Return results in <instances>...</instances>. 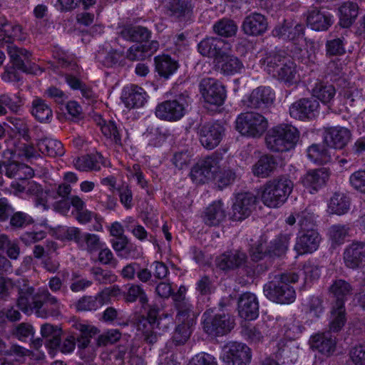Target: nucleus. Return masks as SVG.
<instances>
[{
  "mask_svg": "<svg viewBox=\"0 0 365 365\" xmlns=\"http://www.w3.org/2000/svg\"><path fill=\"white\" fill-rule=\"evenodd\" d=\"M298 279L299 275L294 272L277 274L264 285V295L279 304H291L296 299V292L289 283H295Z\"/></svg>",
  "mask_w": 365,
  "mask_h": 365,
  "instance_id": "1",
  "label": "nucleus"
},
{
  "mask_svg": "<svg viewBox=\"0 0 365 365\" xmlns=\"http://www.w3.org/2000/svg\"><path fill=\"white\" fill-rule=\"evenodd\" d=\"M299 131L290 124H279L268 131L265 138L267 148L274 153L294 149L299 139Z\"/></svg>",
  "mask_w": 365,
  "mask_h": 365,
  "instance_id": "2",
  "label": "nucleus"
},
{
  "mask_svg": "<svg viewBox=\"0 0 365 365\" xmlns=\"http://www.w3.org/2000/svg\"><path fill=\"white\" fill-rule=\"evenodd\" d=\"M293 182L287 175H279L265 182L261 199L264 205L271 208L282 206L292 192Z\"/></svg>",
  "mask_w": 365,
  "mask_h": 365,
  "instance_id": "3",
  "label": "nucleus"
},
{
  "mask_svg": "<svg viewBox=\"0 0 365 365\" xmlns=\"http://www.w3.org/2000/svg\"><path fill=\"white\" fill-rule=\"evenodd\" d=\"M268 122L261 114L247 112L238 115L235 120V128L242 135L259 137L267 130Z\"/></svg>",
  "mask_w": 365,
  "mask_h": 365,
  "instance_id": "4",
  "label": "nucleus"
},
{
  "mask_svg": "<svg viewBox=\"0 0 365 365\" xmlns=\"http://www.w3.org/2000/svg\"><path fill=\"white\" fill-rule=\"evenodd\" d=\"M204 331L209 335L223 336L235 327V319L228 314H212V310L207 309L202 314Z\"/></svg>",
  "mask_w": 365,
  "mask_h": 365,
  "instance_id": "5",
  "label": "nucleus"
},
{
  "mask_svg": "<svg viewBox=\"0 0 365 365\" xmlns=\"http://www.w3.org/2000/svg\"><path fill=\"white\" fill-rule=\"evenodd\" d=\"M222 165H223L222 154L215 153L198 162L192 168L190 178L193 182L203 184L212 178Z\"/></svg>",
  "mask_w": 365,
  "mask_h": 365,
  "instance_id": "6",
  "label": "nucleus"
},
{
  "mask_svg": "<svg viewBox=\"0 0 365 365\" xmlns=\"http://www.w3.org/2000/svg\"><path fill=\"white\" fill-rule=\"evenodd\" d=\"M200 91L207 109L211 106H221L226 98L224 86L217 80L210 78H202L199 85Z\"/></svg>",
  "mask_w": 365,
  "mask_h": 365,
  "instance_id": "7",
  "label": "nucleus"
},
{
  "mask_svg": "<svg viewBox=\"0 0 365 365\" xmlns=\"http://www.w3.org/2000/svg\"><path fill=\"white\" fill-rule=\"evenodd\" d=\"M18 298L16 304L18 307L25 314H31L35 313L37 315V310L39 309L40 292H35V289L30 286L26 280L18 281Z\"/></svg>",
  "mask_w": 365,
  "mask_h": 365,
  "instance_id": "8",
  "label": "nucleus"
},
{
  "mask_svg": "<svg viewBox=\"0 0 365 365\" xmlns=\"http://www.w3.org/2000/svg\"><path fill=\"white\" fill-rule=\"evenodd\" d=\"M73 327L79 331V334H76V336L72 335L67 337L62 344H60L59 348L62 353H71L75 349L76 341L78 343L79 349L86 348L91 341V338L97 334V329L88 325L81 323H75Z\"/></svg>",
  "mask_w": 365,
  "mask_h": 365,
  "instance_id": "9",
  "label": "nucleus"
},
{
  "mask_svg": "<svg viewBox=\"0 0 365 365\" xmlns=\"http://www.w3.org/2000/svg\"><path fill=\"white\" fill-rule=\"evenodd\" d=\"M201 145L208 150L216 148L222 140L225 129L217 122L200 124L196 128Z\"/></svg>",
  "mask_w": 365,
  "mask_h": 365,
  "instance_id": "10",
  "label": "nucleus"
},
{
  "mask_svg": "<svg viewBox=\"0 0 365 365\" xmlns=\"http://www.w3.org/2000/svg\"><path fill=\"white\" fill-rule=\"evenodd\" d=\"M200 53L207 58H213L217 63L232 51L231 44L217 37H207L202 40L197 46Z\"/></svg>",
  "mask_w": 365,
  "mask_h": 365,
  "instance_id": "11",
  "label": "nucleus"
},
{
  "mask_svg": "<svg viewBox=\"0 0 365 365\" xmlns=\"http://www.w3.org/2000/svg\"><path fill=\"white\" fill-rule=\"evenodd\" d=\"M143 308L148 309L147 316H141L138 318L137 327L143 332L145 341L148 344H153L157 342L160 334V332L152 330V327L155 326V322L159 318V308L157 305H150L148 303Z\"/></svg>",
  "mask_w": 365,
  "mask_h": 365,
  "instance_id": "12",
  "label": "nucleus"
},
{
  "mask_svg": "<svg viewBox=\"0 0 365 365\" xmlns=\"http://www.w3.org/2000/svg\"><path fill=\"white\" fill-rule=\"evenodd\" d=\"M251 359V349L245 344L232 341L224 347L222 359L227 365H248Z\"/></svg>",
  "mask_w": 365,
  "mask_h": 365,
  "instance_id": "13",
  "label": "nucleus"
},
{
  "mask_svg": "<svg viewBox=\"0 0 365 365\" xmlns=\"http://www.w3.org/2000/svg\"><path fill=\"white\" fill-rule=\"evenodd\" d=\"M7 52L13 66L28 74H36L39 67L31 62V53L25 48L7 46Z\"/></svg>",
  "mask_w": 365,
  "mask_h": 365,
  "instance_id": "14",
  "label": "nucleus"
},
{
  "mask_svg": "<svg viewBox=\"0 0 365 365\" xmlns=\"http://www.w3.org/2000/svg\"><path fill=\"white\" fill-rule=\"evenodd\" d=\"M256 196L251 192L238 193L232 207L230 218L233 221H242L247 218L255 208Z\"/></svg>",
  "mask_w": 365,
  "mask_h": 365,
  "instance_id": "15",
  "label": "nucleus"
},
{
  "mask_svg": "<svg viewBox=\"0 0 365 365\" xmlns=\"http://www.w3.org/2000/svg\"><path fill=\"white\" fill-rule=\"evenodd\" d=\"M319 103L314 98H302L292 103L289 107L290 116L304 120L313 119L319 115Z\"/></svg>",
  "mask_w": 365,
  "mask_h": 365,
  "instance_id": "16",
  "label": "nucleus"
},
{
  "mask_svg": "<svg viewBox=\"0 0 365 365\" xmlns=\"http://www.w3.org/2000/svg\"><path fill=\"white\" fill-rule=\"evenodd\" d=\"M274 93L269 86H259L251 92L245 101L246 106L251 109L264 110L272 105Z\"/></svg>",
  "mask_w": 365,
  "mask_h": 365,
  "instance_id": "17",
  "label": "nucleus"
},
{
  "mask_svg": "<svg viewBox=\"0 0 365 365\" xmlns=\"http://www.w3.org/2000/svg\"><path fill=\"white\" fill-rule=\"evenodd\" d=\"M155 113L161 120L177 121L184 116L185 106L176 99L165 101L156 106Z\"/></svg>",
  "mask_w": 365,
  "mask_h": 365,
  "instance_id": "18",
  "label": "nucleus"
},
{
  "mask_svg": "<svg viewBox=\"0 0 365 365\" xmlns=\"http://www.w3.org/2000/svg\"><path fill=\"white\" fill-rule=\"evenodd\" d=\"M351 133L342 126H331L324 129V140L326 145L335 149H342L349 142Z\"/></svg>",
  "mask_w": 365,
  "mask_h": 365,
  "instance_id": "19",
  "label": "nucleus"
},
{
  "mask_svg": "<svg viewBox=\"0 0 365 365\" xmlns=\"http://www.w3.org/2000/svg\"><path fill=\"white\" fill-rule=\"evenodd\" d=\"M343 259L346 267L361 268L365 265V242L354 241L346 247Z\"/></svg>",
  "mask_w": 365,
  "mask_h": 365,
  "instance_id": "20",
  "label": "nucleus"
},
{
  "mask_svg": "<svg viewBox=\"0 0 365 365\" xmlns=\"http://www.w3.org/2000/svg\"><path fill=\"white\" fill-rule=\"evenodd\" d=\"M166 14L179 21H187L192 16V5L190 0H163Z\"/></svg>",
  "mask_w": 365,
  "mask_h": 365,
  "instance_id": "21",
  "label": "nucleus"
},
{
  "mask_svg": "<svg viewBox=\"0 0 365 365\" xmlns=\"http://www.w3.org/2000/svg\"><path fill=\"white\" fill-rule=\"evenodd\" d=\"M310 347L323 355L329 357L336 350V337L330 331L318 333L312 336L309 340Z\"/></svg>",
  "mask_w": 365,
  "mask_h": 365,
  "instance_id": "22",
  "label": "nucleus"
},
{
  "mask_svg": "<svg viewBox=\"0 0 365 365\" xmlns=\"http://www.w3.org/2000/svg\"><path fill=\"white\" fill-rule=\"evenodd\" d=\"M321 240L319 233L314 228L301 230L297 238L295 249L301 254L312 253L318 249Z\"/></svg>",
  "mask_w": 365,
  "mask_h": 365,
  "instance_id": "23",
  "label": "nucleus"
},
{
  "mask_svg": "<svg viewBox=\"0 0 365 365\" xmlns=\"http://www.w3.org/2000/svg\"><path fill=\"white\" fill-rule=\"evenodd\" d=\"M237 310L242 318L255 319L259 315V302L255 294L251 292L242 294L238 299Z\"/></svg>",
  "mask_w": 365,
  "mask_h": 365,
  "instance_id": "24",
  "label": "nucleus"
},
{
  "mask_svg": "<svg viewBox=\"0 0 365 365\" xmlns=\"http://www.w3.org/2000/svg\"><path fill=\"white\" fill-rule=\"evenodd\" d=\"M247 255L240 250L225 252L216 258L217 267L224 271L235 269L244 265L247 262Z\"/></svg>",
  "mask_w": 365,
  "mask_h": 365,
  "instance_id": "25",
  "label": "nucleus"
},
{
  "mask_svg": "<svg viewBox=\"0 0 365 365\" xmlns=\"http://www.w3.org/2000/svg\"><path fill=\"white\" fill-rule=\"evenodd\" d=\"M267 26L268 23L264 15L252 13L245 18L242 29L246 35L259 36L267 31Z\"/></svg>",
  "mask_w": 365,
  "mask_h": 365,
  "instance_id": "26",
  "label": "nucleus"
},
{
  "mask_svg": "<svg viewBox=\"0 0 365 365\" xmlns=\"http://www.w3.org/2000/svg\"><path fill=\"white\" fill-rule=\"evenodd\" d=\"M147 95L144 89L136 85L125 87L121 98L128 108H140L146 102Z\"/></svg>",
  "mask_w": 365,
  "mask_h": 365,
  "instance_id": "27",
  "label": "nucleus"
},
{
  "mask_svg": "<svg viewBox=\"0 0 365 365\" xmlns=\"http://www.w3.org/2000/svg\"><path fill=\"white\" fill-rule=\"evenodd\" d=\"M25 38L26 35L23 32L22 26L9 23L5 18V22L0 26V46H9L14 41H23Z\"/></svg>",
  "mask_w": 365,
  "mask_h": 365,
  "instance_id": "28",
  "label": "nucleus"
},
{
  "mask_svg": "<svg viewBox=\"0 0 365 365\" xmlns=\"http://www.w3.org/2000/svg\"><path fill=\"white\" fill-rule=\"evenodd\" d=\"M331 19L332 16L329 12L314 8L308 12L307 21L312 29L324 31L332 24Z\"/></svg>",
  "mask_w": 365,
  "mask_h": 365,
  "instance_id": "29",
  "label": "nucleus"
},
{
  "mask_svg": "<svg viewBox=\"0 0 365 365\" xmlns=\"http://www.w3.org/2000/svg\"><path fill=\"white\" fill-rule=\"evenodd\" d=\"M41 304L37 310V317L46 318L48 316H57L59 314V302L57 298L48 291L40 292Z\"/></svg>",
  "mask_w": 365,
  "mask_h": 365,
  "instance_id": "30",
  "label": "nucleus"
},
{
  "mask_svg": "<svg viewBox=\"0 0 365 365\" xmlns=\"http://www.w3.org/2000/svg\"><path fill=\"white\" fill-rule=\"evenodd\" d=\"M278 163L275 157L266 154L262 155L252 166L255 176L266 178L272 175L277 168Z\"/></svg>",
  "mask_w": 365,
  "mask_h": 365,
  "instance_id": "31",
  "label": "nucleus"
},
{
  "mask_svg": "<svg viewBox=\"0 0 365 365\" xmlns=\"http://www.w3.org/2000/svg\"><path fill=\"white\" fill-rule=\"evenodd\" d=\"M297 347L293 341L286 339H280L277 345L275 356L282 364H293L297 359Z\"/></svg>",
  "mask_w": 365,
  "mask_h": 365,
  "instance_id": "32",
  "label": "nucleus"
},
{
  "mask_svg": "<svg viewBox=\"0 0 365 365\" xmlns=\"http://www.w3.org/2000/svg\"><path fill=\"white\" fill-rule=\"evenodd\" d=\"M97 125L100 127L103 135L110 140L115 145L118 146L123 145V130L120 125L113 120H105L98 118Z\"/></svg>",
  "mask_w": 365,
  "mask_h": 365,
  "instance_id": "33",
  "label": "nucleus"
},
{
  "mask_svg": "<svg viewBox=\"0 0 365 365\" xmlns=\"http://www.w3.org/2000/svg\"><path fill=\"white\" fill-rule=\"evenodd\" d=\"M329 177V173L326 168L312 170L304 175L302 182L309 188L317 191L325 185Z\"/></svg>",
  "mask_w": 365,
  "mask_h": 365,
  "instance_id": "34",
  "label": "nucleus"
},
{
  "mask_svg": "<svg viewBox=\"0 0 365 365\" xmlns=\"http://www.w3.org/2000/svg\"><path fill=\"white\" fill-rule=\"evenodd\" d=\"M119 35L127 41L143 43L149 41L151 32L144 26H125L121 29Z\"/></svg>",
  "mask_w": 365,
  "mask_h": 365,
  "instance_id": "35",
  "label": "nucleus"
},
{
  "mask_svg": "<svg viewBox=\"0 0 365 365\" xmlns=\"http://www.w3.org/2000/svg\"><path fill=\"white\" fill-rule=\"evenodd\" d=\"M159 43L152 41L148 43L133 45L127 51L126 57L130 61H142L150 56L158 50Z\"/></svg>",
  "mask_w": 365,
  "mask_h": 365,
  "instance_id": "36",
  "label": "nucleus"
},
{
  "mask_svg": "<svg viewBox=\"0 0 365 365\" xmlns=\"http://www.w3.org/2000/svg\"><path fill=\"white\" fill-rule=\"evenodd\" d=\"M225 210L222 201L214 202L205 210L202 219L208 226H217L225 218Z\"/></svg>",
  "mask_w": 365,
  "mask_h": 365,
  "instance_id": "37",
  "label": "nucleus"
},
{
  "mask_svg": "<svg viewBox=\"0 0 365 365\" xmlns=\"http://www.w3.org/2000/svg\"><path fill=\"white\" fill-rule=\"evenodd\" d=\"M103 158L102 155L98 153L85 155L75 159L73 165L81 171L99 170Z\"/></svg>",
  "mask_w": 365,
  "mask_h": 365,
  "instance_id": "38",
  "label": "nucleus"
},
{
  "mask_svg": "<svg viewBox=\"0 0 365 365\" xmlns=\"http://www.w3.org/2000/svg\"><path fill=\"white\" fill-rule=\"evenodd\" d=\"M31 114L40 123H49L53 118V111L45 100L35 97L31 103Z\"/></svg>",
  "mask_w": 365,
  "mask_h": 365,
  "instance_id": "39",
  "label": "nucleus"
},
{
  "mask_svg": "<svg viewBox=\"0 0 365 365\" xmlns=\"http://www.w3.org/2000/svg\"><path fill=\"white\" fill-rule=\"evenodd\" d=\"M352 287L344 279H336L329 287L330 292L336 298L335 306L344 307V302L352 294Z\"/></svg>",
  "mask_w": 365,
  "mask_h": 365,
  "instance_id": "40",
  "label": "nucleus"
},
{
  "mask_svg": "<svg viewBox=\"0 0 365 365\" xmlns=\"http://www.w3.org/2000/svg\"><path fill=\"white\" fill-rule=\"evenodd\" d=\"M339 24L344 28H349L358 16L359 6L356 3L347 1L339 7Z\"/></svg>",
  "mask_w": 365,
  "mask_h": 365,
  "instance_id": "41",
  "label": "nucleus"
},
{
  "mask_svg": "<svg viewBox=\"0 0 365 365\" xmlns=\"http://www.w3.org/2000/svg\"><path fill=\"white\" fill-rule=\"evenodd\" d=\"M216 66L221 72L225 75H234L241 72L244 66L242 61L236 56L227 52V56L216 63Z\"/></svg>",
  "mask_w": 365,
  "mask_h": 365,
  "instance_id": "42",
  "label": "nucleus"
},
{
  "mask_svg": "<svg viewBox=\"0 0 365 365\" xmlns=\"http://www.w3.org/2000/svg\"><path fill=\"white\" fill-rule=\"evenodd\" d=\"M61 332V329L51 324L46 323L41 327V334L46 339V346L53 350L60 346Z\"/></svg>",
  "mask_w": 365,
  "mask_h": 365,
  "instance_id": "43",
  "label": "nucleus"
},
{
  "mask_svg": "<svg viewBox=\"0 0 365 365\" xmlns=\"http://www.w3.org/2000/svg\"><path fill=\"white\" fill-rule=\"evenodd\" d=\"M37 147L41 153L53 158L61 156L64 153L62 143L57 140L48 138L39 140Z\"/></svg>",
  "mask_w": 365,
  "mask_h": 365,
  "instance_id": "44",
  "label": "nucleus"
},
{
  "mask_svg": "<svg viewBox=\"0 0 365 365\" xmlns=\"http://www.w3.org/2000/svg\"><path fill=\"white\" fill-rule=\"evenodd\" d=\"M155 63L157 72L165 78H168L178 68V62L169 56H157Z\"/></svg>",
  "mask_w": 365,
  "mask_h": 365,
  "instance_id": "45",
  "label": "nucleus"
},
{
  "mask_svg": "<svg viewBox=\"0 0 365 365\" xmlns=\"http://www.w3.org/2000/svg\"><path fill=\"white\" fill-rule=\"evenodd\" d=\"M350 200L345 194L335 192L330 198L328 208L331 213L341 215L348 212Z\"/></svg>",
  "mask_w": 365,
  "mask_h": 365,
  "instance_id": "46",
  "label": "nucleus"
},
{
  "mask_svg": "<svg viewBox=\"0 0 365 365\" xmlns=\"http://www.w3.org/2000/svg\"><path fill=\"white\" fill-rule=\"evenodd\" d=\"M308 158L315 163L326 164L331 160V155L324 145L313 144L307 149Z\"/></svg>",
  "mask_w": 365,
  "mask_h": 365,
  "instance_id": "47",
  "label": "nucleus"
},
{
  "mask_svg": "<svg viewBox=\"0 0 365 365\" xmlns=\"http://www.w3.org/2000/svg\"><path fill=\"white\" fill-rule=\"evenodd\" d=\"M290 56L285 55L284 52H272L269 53L264 59V64L266 66L267 71L269 74H276L277 70L280 68L285 60H289Z\"/></svg>",
  "mask_w": 365,
  "mask_h": 365,
  "instance_id": "48",
  "label": "nucleus"
},
{
  "mask_svg": "<svg viewBox=\"0 0 365 365\" xmlns=\"http://www.w3.org/2000/svg\"><path fill=\"white\" fill-rule=\"evenodd\" d=\"M213 31L218 36L230 38L235 36L237 26L235 21L230 19H222L217 21L212 26Z\"/></svg>",
  "mask_w": 365,
  "mask_h": 365,
  "instance_id": "49",
  "label": "nucleus"
},
{
  "mask_svg": "<svg viewBox=\"0 0 365 365\" xmlns=\"http://www.w3.org/2000/svg\"><path fill=\"white\" fill-rule=\"evenodd\" d=\"M177 309L176 319L180 324L192 327L195 324L196 314L192 310V306L189 302L180 304L175 307Z\"/></svg>",
  "mask_w": 365,
  "mask_h": 365,
  "instance_id": "50",
  "label": "nucleus"
},
{
  "mask_svg": "<svg viewBox=\"0 0 365 365\" xmlns=\"http://www.w3.org/2000/svg\"><path fill=\"white\" fill-rule=\"evenodd\" d=\"M290 236L289 235H281L271 242L268 248V255L269 257H279L284 255L289 243Z\"/></svg>",
  "mask_w": 365,
  "mask_h": 365,
  "instance_id": "51",
  "label": "nucleus"
},
{
  "mask_svg": "<svg viewBox=\"0 0 365 365\" xmlns=\"http://www.w3.org/2000/svg\"><path fill=\"white\" fill-rule=\"evenodd\" d=\"M314 97L324 103H329L335 95V88L332 85L318 83L312 89Z\"/></svg>",
  "mask_w": 365,
  "mask_h": 365,
  "instance_id": "52",
  "label": "nucleus"
},
{
  "mask_svg": "<svg viewBox=\"0 0 365 365\" xmlns=\"http://www.w3.org/2000/svg\"><path fill=\"white\" fill-rule=\"evenodd\" d=\"M123 298L127 302H134L137 299L144 307L148 302V297L140 285L132 284L127 292L123 293Z\"/></svg>",
  "mask_w": 365,
  "mask_h": 365,
  "instance_id": "53",
  "label": "nucleus"
},
{
  "mask_svg": "<svg viewBox=\"0 0 365 365\" xmlns=\"http://www.w3.org/2000/svg\"><path fill=\"white\" fill-rule=\"evenodd\" d=\"M331 319L328 331L331 334L339 331L346 322L344 307L335 306L331 312Z\"/></svg>",
  "mask_w": 365,
  "mask_h": 365,
  "instance_id": "54",
  "label": "nucleus"
},
{
  "mask_svg": "<svg viewBox=\"0 0 365 365\" xmlns=\"http://www.w3.org/2000/svg\"><path fill=\"white\" fill-rule=\"evenodd\" d=\"M297 73L296 65L293 60H285L284 63L272 76L285 82H292Z\"/></svg>",
  "mask_w": 365,
  "mask_h": 365,
  "instance_id": "55",
  "label": "nucleus"
},
{
  "mask_svg": "<svg viewBox=\"0 0 365 365\" xmlns=\"http://www.w3.org/2000/svg\"><path fill=\"white\" fill-rule=\"evenodd\" d=\"M103 304V299L100 298L98 294L96 296H84L81 297L77 302L76 307L78 311H93L96 310Z\"/></svg>",
  "mask_w": 365,
  "mask_h": 365,
  "instance_id": "56",
  "label": "nucleus"
},
{
  "mask_svg": "<svg viewBox=\"0 0 365 365\" xmlns=\"http://www.w3.org/2000/svg\"><path fill=\"white\" fill-rule=\"evenodd\" d=\"M9 225L12 229H23L34 222V219L29 214L17 211L14 212L9 218Z\"/></svg>",
  "mask_w": 365,
  "mask_h": 365,
  "instance_id": "57",
  "label": "nucleus"
},
{
  "mask_svg": "<svg viewBox=\"0 0 365 365\" xmlns=\"http://www.w3.org/2000/svg\"><path fill=\"white\" fill-rule=\"evenodd\" d=\"M191 326L180 324H178L172 336V341L175 346H181L185 344L191 334Z\"/></svg>",
  "mask_w": 365,
  "mask_h": 365,
  "instance_id": "58",
  "label": "nucleus"
},
{
  "mask_svg": "<svg viewBox=\"0 0 365 365\" xmlns=\"http://www.w3.org/2000/svg\"><path fill=\"white\" fill-rule=\"evenodd\" d=\"M344 38H335L326 42V53L328 56H341L345 53Z\"/></svg>",
  "mask_w": 365,
  "mask_h": 365,
  "instance_id": "59",
  "label": "nucleus"
},
{
  "mask_svg": "<svg viewBox=\"0 0 365 365\" xmlns=\"http://www.w3.org/2000/svg\"><path fill=\"white\" fill-rule=\"evenodd\" d=\"M349 228L344 225H334L329 229V236L332 242L336 245L344 243L345 237L348 235Z\"/></svg>",
  "mask_w": 365,
  "mask_h": 365,
  "instance_id": "60",
  "label": "nucleus"
},
{
  "mask_svg": "<svg viewBox=\"0 0 365 365\" xmlns=\"http://www.w3.org/2000/svg\"><path fill=\"white\" fill-rule=\"evenodd\" d=\"M297 274L299 277L303 276L304 283L308 284L319 277L320 271L317 266L309 262L304 264L302 269H301Z\"/></svg>",
  "mask_w": 365,
  "mask_h": 365,
  "instance_id": "61",
  "label": "nucleus"
},
{
  "mask_svg": "<svg viewBox=\"0 0 365 365\" xmlns=\"http://www.w3.org/2000/svg\"><path fill=\"white\" fill-rule=\"evenodd\" d=\"M265 242L262 239L257 241L250 249V258L253 262H259L268 255V249H266Z\"/></svg>",
  "mask_w": 365,
  "mask_h": 365,
  "instance_id": "62",
  "label": "nucleus"
},
{
  "mask_svg": "<svg viewBox=\"0 0 365 365\" xmlns=\"http://www.w3.org/2000/svg\"><path fill=\"white\" fill-rule=\"evenodd\" d=\"M349 182L355 190L365 193V170L353 173L349 177Z\"/></svg>",
  "mask_w": 365,
  "mask_h": 365,
  "instance_id": "63",
  "label": "nucleus"
},
{
  "mask_svg": "<svg viewBox=\"0 0 365 365\" xmlns=\"http://www.w3.org/2000/svg\"><path fill=\"white\" fill-rule=\"evenodd\" d=\"M187 365H217V362L212 355L200 352L192 356Z\"/></svg>",
  "mask_w": 365,
  "mask_h": 365,
  "instance_id": "64",
  "label": "nucleus"
}]
</instances>
